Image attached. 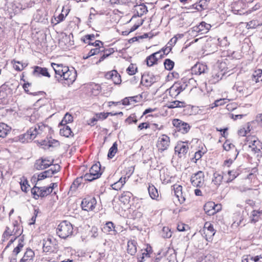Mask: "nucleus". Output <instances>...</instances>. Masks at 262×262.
<instances>
[{
  "instance_id": "obj_1",
  "label": "nucleus",
  "mask_w": 262,
  "mask_h": 262,
  "mask_svg": "<svg viewBox=\"0 0 262 262\" xmlns=\"http://www.w3.org/2000/svg\"><path fill=\"white\" fill-rule=\"evenodd\" d=\"M53 130L48 125L42 123H39L33 127H31L24 135V137L28 140H33L37 135L42 134H46L47 133H51Z\"/></svg>"
},
{
  "instance_id": "obj_2",
  "label": "nucleus",
  "mask_w": 262,
  "mask_h": 262,
  "mask_svg": "<svg viewBox=\"0 0 262 262\" xmlns=\"http://www.w3.org/2000/svg\"><path fill=\"white\" fill-rule=\"evenodd\" d=\"M56 232L60 238L66 239L72 235L73 232V226L70 222L63 221L58 225Z\"/></svg>"
},
{
  "instance_id": "obj_3",
  "label": "nucleus",
  "mask_w": 262,
  "mask_h": 262,
  "mask_svg": "<svg viewBox=\"0 0 262 262\" xmlns=\"http://www.w3.org/2000/svg\"><path fill=\"white\" fill-rule=\"evenodd\" d=\"M100 169L99 162L94 164L90 169L89 173H86L83 176L84 181L91 182L100 178L102 174Z\"/></svg>"
},
{
  "instance_id": "obj_4",
  "label": "nucleus",
  "mask_w": 262,
  "mask_h": 262,
  "mask_svg": "<svg viewBox=\"0 0 262 262\" xmlns=\"http://www.w3.org/2000/svg\"><path fill=\"white\" fill-rule=\"evenodd\" d=\"M52 192V187H38L35 185L31 189V193L33 198L37 200L39 197L44 198L49 195Z\"/></svg>"
},
{
  "instance_id": "obj_5",
  "label": "nucleus",
  "mask_w": 262,
  "mask_h": 262,
  "mask_svg": "<svg viewBox=\"0 0 262 262\" xmlns=\"http://www.w3.org/2000/svg\"><path fill=\"white\" fill-rule=\"evenodd\" d=\"M12 94V90L6 83L0 87V104H7Z\"/></svg>"
},
{
  "instance_id": "obj_6",
  "label": "nucleus",
  "mask_w": 262,
  "mask_h": 262,
  "mask_svg": "<svg viewBox=\"0 0 262 262\" xmlns=\"http://www.w3.org/2000/svg\"><path fill=\"white\" fill-rule=\"evenodd\" d=\"M22 233V230L20 229L16 221L14 222L10 226H7L5 232L3 233L4 237H8L11 235H14L16 237L19 236Z\"/></svg>"
},
{
  "instance_id": "obj_7",
  "label": "nucleus",
  "mask_w": 262,
  "mask_h": 262,
  "mask_svg": "<svg viewBox=\"0 0 262 262\" xmlns=\"http://www.w3.org/2000/svg\"><path fill=\"white\" fill-rule=\"evenodd\" d=\"M172 124L176 128L178 132L183 134L188 133L191 126L190 125L179 119H174L172 120Z\"/></svg>"
},
{
  "instance_id": "obj_8",
  "label": "nucleus",
  "mask_w": 262,
  "mask_h": 262,
  "mask_svg": "<svg viewBox=\"0 0 262 262\" xmlns=\"http://www.w3.org/2000/svg\"><path fill=\"white\" fill-rule=\"evenodd\" d=\"M191 183L194 187H202L204 185V173L202 171H199L192 174Z\"/></svg>"
},
{
  "instance_id": "obj_9",
  "label": "nucleus",
  "mask_w": 262,
  "mask_h": 262,
  "mask_svg": "<svg viewBox=\"0 0 262 262\" xmlns=\"http://www.w3.org/2000/svg\"><path fill=\"white\" fill-rule=\"evenodd\" d=\"M64 73L62 74V77L67 81L68 84H72L76 80L77 77V72L74 69H69L68 67L64 68Z\"/></svg>"
},
{
  "instance_id": "obj_10",
  "label": "nucleus",
  "mask_w": 262,
  "mask_h": 262,
  "mask_svg": "<svg viewBox=\"0 0 262 262\" xmlns=\"http://www.w3.org/2000/svg\"><path fill=\"white\" fill-rule=\"evenodd\" d=\"M170 144V138L166 135H162L159 137L157 143L158 150L162 152L168 148Z\"/></svg>"
},
{
  "instance_id": "obj_11",
  "label": "nucleus",
  "mask_w": 262,
  "mask_h": 262,
  "mask_svg": "<svg viewBox=\"0 0 262 262\" xmlns=\"http://www.w3.org/2000/svg\"><path fill=\"white\" fill-rule=\"evenodd\" d=\"M97 201L95 198H89L84 199L81 202V207L84 210L89 211H92L95 208Z\"/></svg>"
},
{
  "instance_id": "obj_12",
  "label": "nucleus",
  "mask_w": 262,
  "mask_h": 262,
  "mask_svg": "<svg viewBox=\"0 0 262 262\" xmlns=\"http://www.w3.org/2000/svg\"><path fill=\"white\" fill-rule=\"evenodd\" d=\"M249 148L254 154L258 153L262 149V143L255 137H251V140H247Z\"/></svg>"
},
{
  "instance_id": "obj_13",
  "label": "nucleus",
  "mask_w": 262,
  "mask_h": 262,
  "mask_svg": "<svg viewBox=\"0 0 262 262\" xmlns=\"http://www.w3.org/2000/svg\"><path fill=\"white\" fill-rule=\"evenodd\" d=\"M233 90L238 92L239 96H247L249 95L250 92L244 81H237L233 87Z\"/></svg>"
},
{
  "instance_id": "obj_14",
  "label": "nucleus",
  "mask_w": 262,
  "mask_h": 262,
  "mask_svg": "<svg viewBox=\"0 0 262 262\" xmlns=\"http://www.w3.org/2000/svg\"><path fill=\"white\" fill-rule=\"evenodd\" d=\"M55 240L52 237H48L43 241L42 249L43 252H52L55 250Z\"/></svg>"
},
{
  "instance_id": "obj_15",
  "label": "nucleus",
  "mask_w": 262,
  "mask_h": 262,
  "mask_svg": "<svg viewBox=\"0 0 262 262\" xmlns=\"http://www.w3.org/2000/svg\"><path fill=\"white\" fill-rule=\"evenodd\" d=\"M53 164V161H50L46 159L42 158L37 160L34 164V167L38 170H43L51 166Z\"/></svg>"
},
{
  "instance_id": "obj_16",
  "label": "nucleus",
  "mask_w": 262,
  "mask_h": 262,
  "mask_svg": "<svg viewBox=\"0 0 262 262\" xmlns=\"http://www.w3.org/2000/svg\"><path fill=\"white\" fill-rule=\"evenodd\" d=\"M204 234L207 241H209L215 233L213 225L209 222H206L204 227Z\"/></svg>"
},
{
  "instance_id": "obj_17",
  "label": "nucleus",
  "mask_w": 262,
  "mask_h": 262,
  "mask_svg": "<svg viewBox=\"0 0 262 262\" xmlns=\"http://www.w3.org/2000/svg\"><path fill=\"white\" fill-rule=\"evenodd\" d=\"M211 27L210 24L202 21L198 26L194 27L192 28V31L200 33V34H204L208 32Z\"/></svg>"
},
{
  "instance_id": "obj_18",
  "label": "nucleus",
  "mask_w": 262,
  "mask_h": 262,
  "mask_svg": "<svg viewBox=\"0 0 262 262\" xmlns=\"http://www.w3.org/2000/svg\"><path fill=\"white\" fill-rule=\"evenodd\" d=\"M208 71V69L207 66L200 63H196L191 68L192 74L195 75H201L207 73Z\"/></svg>"
},
{
  "instance_id": "obj_19",
  "label": "nucleus",
  "mask_w": 262,
  "mask_h": 262,
  "mask_svg": "<svg viewBox=\"0 0 262 262\" xmlns=\"http://www.w3.org/2000/svg\"><path fill=\"white\" fill-rule=\"evenodd\" d=\"M105 77L107 79H111L115 84H120L121 82V76L116 70L107 72Z\"/></svg>"
},
{
  "instance_id": "obj_20",
  "label": "nucleus",
  "mask_w": 262,
  "mask_h": 262,
  "mask_svg": "<svg viewBox=\"0 0 262 262\" xmlns=\"http://www.w3.org/2000/svg\"><path fill=\"white\" fill-rule=\"evenodd\" d=\"M33 75L36 77H40V76L48 77L49 78L51 77L46 68H41L39 66L34 67Z\"/></svg>"
},
{
  "instance_id": "obj_21",
  "label": "nucleus",
  "mask_w": 262,
  "mask_h": 262,
  "mask_svg": "<svg viewBox=\"0 0 262 262\" xmlns=\"http://www.w3.org/2000/svg\"><path fill=\"white\" fill-rule=\"evenodd\" d=\"M35 254L31 249H27L19 262H34Z\"/></svg>"
},
{
  "instance_id": "obj_22",
  "label": "nucleus",
  "mask_w": 262,
  "mask_h": 262,
  "mask_svg": "<svg viewBox=\"0 0 262 262\" xmlns=\"http://www.w3.org/2000/svg\"><path fill=\"white\" fill-rule=\"evenodd\" d=\"M188 147L184 142L178 143L175 147V151L178 152V156L182 157L188 151Z\"/></svg>"
},
{
  "instance_id": "obj_23",
  "label": "nucleus",
  "mask_w": 262,
  "mask_h": 262,
  "mask_svg": "<svg viewBox=\"0 0 262 262\" xmlns=\"http://www.w3.org/2000/svg\"><path fill=\"white\" fill-rule=\"evenodd\" d=\"M156 82V78L153 75L144 74L142 76L141 82H144L146 86H150Z\"/></svg>"
},
{
  "instance_id": "obj_24",
  "label": "nucleus",
  "mask_w": 262,
  "mask_h": 262,
  "mask_svg": "<svg viewBox=\"0 0 262 262\" xmlns=\"http://www.w3.org/2000/svg\"><path fill=\"white\" fill-rule=\"evenodd\" d=\"M103 232L115 235L117 232L115 230V226L112 222H107L102 229Z\"/></svg>"
},
{
  "instance_id": "obj_25",
  "label": "nucleus",
  "mask_w": 262,
  "mask_h": 262,
  "mask_svg": "<svg viewBox=\"0 0 262 262\" xmlns=\"http://www.w3.org/2000/svg\"><path fill=\"white\" fill-rule=\"evenodd\" d=\"M174 193L179 202L182 204L185 201V198L182 192V186L177 185L174 187Z\"/></svg>"
},
{
  "instance_id": "obj_26",
  "label": "nucleus",
  "mask_w": 262,
  "mask_h": 262,
  "mask_svg": "<svg viewBox=\"0 0 262 262\" xmlns=\"http://www.w3.org/2000/svg\"><path fill=\"white\" fill-rule=\"evenodd\" d=\"M51 66L54 70L55 73V77L57 78V75L59 77H62V74L64 73V68H66V66L63 67L61 64H56L55 63H52Z\"/></svg>"
},
{
  "instance_id": "obj_27",
  "label": "nucleus",
  "mask_w": 262,
  "mask_h": 262,
  "mask_svg": "<svg viewBox=\"0 0 262 262\" xmlns=\"http://www.w3.org/2000/svg\"><path fill=\"white\" fill-rule=\"evenodd\" d=\"M223 172L215 171L213 174L212 182L216 186L221 185L223 181L224 176Z\"/></svg>"
},
{
  "instance_id": "obj_28",
  "label": "nucleus",
  "mask_w": 262,
  "mask_h": 262,
  "mask_svg": "<svg viewBox=\"0 0 262 262\" xmlns=\"http://www.w3.org/2000/svg\"><path fill=\"white\" fill-rule=\"evenodd\" d=\"M224 75V73L222 71L219 69L214 70V72L212 74V78L210 81L212 83H215L222 79Z\"/></svg>"
},
{
  "instance_id": "obj_29",
  "label": "nucleus",
  "mask_w": 262,
  "mask_h": 262,
  "mask_svg": "<svg viewBox=\"0 0 262 262\" xmlns=\"http://www.w3.org/2000/svg\"><path fill=\"white\" fill-rule=\"evenodd\" d=\"M214 206H215V204L213 202L206 203L204 206V209L206 213L210 216L214 215L215 214V211H213Z\"/></svg>"
},
{
  "instance_id": "obj_30",
  "label": "nucleus",
  "mask_w": 262,
  "mask_h": 262,
  "mask_svg": "<svg viewBox=\"0 0 262 262\" xmlns=\"http://www.w3.org/2000/svg\"><path fill=\"white\" fill-rule=\"evenodd\" d=\"M11 127L6 124L0 123V138H5L10 132Z\"/></svg>"
},
{
  "instance_id": "obj_31",
  "label": "nucleus",
  "mask_w": 262,
  "mask_h": 262,
  "mask_svg": "<svg viewBox=\"0 0 262 262\" xmlns=\"http://www.w3.org/2000/svg\"><path fill=\"white\" fill-rule=\"evenodd\" d=\"M60 167L58 164L54 165L50 169L43 171V173L47 175V178H50L53 174L58 172L60 170Z\"/></svg>"
},
{
  "instance_id": "obj_32",
  "label": "nucleus",
  "mask_w": 262,
  "mask_h": 262,
  "mask_svg": "<svg viewBox=\"0 0 262 262\" xmlns=\"http://www.w3.org/2000/svg\"><path fill=\"white\" fill-rule=\"evenodd\" d=\"M137 242L135 240H131L128 242L127 252L132 255H134L137 252Z\"/></svg>"
},
{
  "instance_id": "obj_33",
  "label": "nucleus",
  "mask_w": 262,
  "mask_h": 262,
  "mask_svg": "<svg viewBox=\"0 0 262 262\" xmlns=\"http://www.w3.org/2000/svg\"><path fill=\"white\" fill-rule=\"evenodd\" d=\"M132 196L133 194L130 192L124 191L120 196L119 200L124 204H127L130 202V198Z\"/></svg>"
},
{
  "instance_id": "obj_34",
  "label": "nucleus",
  "mask_w": 262,
  "mask_h": 262,
  "mask_svg": "<svg viewBox=\"0 0 262 262\" xmlns=\"http://www.w3.org/2000/svg\"><path fill=\"white\" fill-rule=\"evenodd\" d=\"M262 215V209L261 210H254L251 212V215L250 216V221L251 223H255L258 222L259 219L260 218Z\"/></svg>"
},
{
  "instance_id": "obj_35",
  "label": "nucleus",
  "mask_w": 262,
  "mask_h": 262,
  "mask_svg": "<svg viewBox=\"0 0 262 262\" xmlns=\"http://www.w3.org/2000/svg\"><path fill=\"white\" fill-rule=\"evenodd\" d=\"M60 134L66 137H73L74 136L71 128L68 125H64L60 129Z\"/></svg>"
},
{
  "instance_id": "obj_36",
  "label": "nucleus",
  "mask_w": 262,
  "mask_h": 262,
  "mask_svg": "<svg viewBox=\"0 0 262 262\" xmlns=\"http://www.w3.org/2000/svg\"><path fill=\"white\" fill-rule=\"evenodd\" d=\"M148 191L149 194L152 199L156 200L158 198L159 194L158 190L152 184L149 185L148 187Z\"/></svg>"
},
{
  "instance_id": "obj_37",
  "label": "nucleus",
  "mask_w": 262,
  "mask_h": 262,
  "mask_svg": "<svg viewBox=\"0 0 262 262\" xmlns=\"http://www.w3.org/2000/svg\"><path fill=\"white\" fill-rule=\"evenodd\" d=\"M159 53H153L147 57L146 59V64L148 67L152 66L154 64L157 63L158 60L156 58V55H158Z\"/></svg>"
},
{
  "instance_id": "obj_38",
  "label": "nucleus",
  "mask_w": 262,
  "mask_h": 262,
  "mask_svg": "<svg viewBox=\"0 0 262 262\" xmlns=\"http://www.w3.org/2000/svg\"><path fill=\"white\" fill-rule=\"evenodd\" d=\"M126 177H121L117 182L112 185V187L116 190H120L125 184L126 181Z\"/></svg>"
},
{
  "instance_id": "obj_39",
  "label": "nucleus",
  "mask_w": 262,
  "mask_h": 262,
  "mask_svg": "<svg viewBox=\"0 0 262 262\" xmlns=\"http://www.w3.org/2000/svg\"><path fill=\"white\" fill-rule=\"evenodd\" d=\"M228 178L226 180V183H229L234 180L239 174V173L235 170H231L228 171Z\"/></svg>"
},
{
  "instance_id": "obj_40",
  "label": "nucleus",
  "mask_w": 262,
  "mask_h": 262,
  "mask_svg": "<svg viewBox=\"0 0 262 262\" xmlns=\"http://www.w3.org/2000/svg\"><path fill=\"white\" fill-rule=\"evenodd\" d=\"M83 179V176L78 177L75 179L71 185L70 189L72 191H75L77 187L80 185V184L82 183Z\"/></svg>"
},
{
  "instance_id": "obj_41",
  "label": "nucleus",
  "mask_w": 262,
  "mask_h": 262,
  "mask_svg": "<svg viewBox=\"0 0 262 262\" xmlns=\"http://www.w3.org/2000/svg\"><path fill=\"white\" fill-rule=\"evenodd\" d=\"M208 5L206 0H200L199 5H196V4H194L192 5L193 8L198 10V11H201L202 10H204L206 8V7Z\"/></svg>"
},
{
  "instance_id": "obj_42",
  "label": "nucleus",
  "mask_w": 262,
  "mask_h": 262,
  "mask_svg": "<svg viewBox=\"0 0 262 262\" xmlns=\"http://www.w3.org/2000/svg\"><path fill=\"white\" fill-rule=\"evenodd\" d=\"M104 52V54L102 56H101L99 59V60L97 62V64L102 61L105 58L110 56L111 54L114 52V50L113 48H109L108 49L105 50L104 49V51H102Z\"/></svg>"
},
{
  "instance_id": "obj_43",
  "label": "nucleus",
  "mask_w": 262,
  "mask_h": 262,
  "mask_svg": "<svg viewBox=\"0 0 262 262\" xmlns=\"http://www.w3.org/2000/svg\"><path fill=\"white\" fill-rule=\"evenodd\" d=\"M174 84L177 85L176 88L178 91V93L180 94L181 92L185 90L188 85L186 82L182 80L175 82Z\"/></svg>"
},
{
  "instance_id": "obj_44",
  "label": "nucleus",
  "mask_w": 262,
  "mask_h": 262,
  "mask_svg": "<svg viewBox=\"0 0 262 262\" xmlns=\"http://www.w3.org/2000/svg\"><path fill=\"white\" fill-rule=\"evenodd\" d=\"M117 146L118 145L116 142L113 143L112 146L108 150L107 154V157L108 158L112 159L115 156L118 150Z\"/></svg>"
},
{
  "instance_id": "obj_45",
  "label": "nucleus",
  "mask_w": 262,
  "mask_h": 262,
  "mask_svg": "<svg viewBox=\"0 0 262 262\" xmlns=\"http://www.w3.org/2000/svg\"><path fill=\"white\" fill-rule=\"evenodd\" d=\"M185 106V103L184 101L176 100L171 102L170 104L167 106V107L169 108H173L176 107H184Z\"/></svg>"
},
{
  "instance_id": "obj_46",
  "label": "nucleus",
  "mask_w": 262,
  "mask_h": 262,
  "mask_svg": "<svg viewBox=\"0 0 262 262\" xmlns=\"http://www.w3.org/2000/svg\"><path fill=\"white\" fill-rule=\"evenodd\" d=\"M261 74H262V70L257 69L255 70L252 75V81L255 83L259 82V78Z\"/></svg>"
},
{
  "instance_id": "obj_47",
  "label": "nucleus",
  "mask_w": 262,
  "mask_h": 262,
  "mask_svg": "<svg viewBox=\"0 0 262 262\" xmlns=\"http://www.w3.org/2000/svg\"><path fill=\"white\" fill-rule=\"evenodd\" d=\"M136 10L139 16H142L148 12L147 8L145 5H140L137 6Z\"/></svg>"
},
{
  "instance_id": "obj_48",
  "label": "nucleus",
  "mask_w": 262,
  "mask_h": 262,
  "mask_svg": "<svg viewBox=\"0 0 262 262\" xmlns=\"http://www.w3.org/2000/svg\"><path fill=\"white\" fill-rule=\"evenodd\" d=\"M18 245L14 249L13 251V254L16 256L22 250L24 246V242L23 239H19Z\"/></svg>"
},
{
  "instance_id": "obj_49",
  "label": "nucleus",
  "mask_w": 262,
  "mask_h": 262,
  "mask_svg": "<svg viewBox=\"0 0 262 262\" xmlns=\"http://www.w3.org/2000/svg\"><path fill=\"white\" fill-rule=\"evenodd\" d=\"M20 185L22 191L27 192L28 191V186H29V185L28 184V182L27 179L25 177H23L22 178H21Z\"/></svg>"
},
{
  "instance_id": "obj_50",
  "label": "nucleus",
  "mask_w": 262,
  "mask_h": 262,
  "mask_svg": "<svg viewBox=\"0 0 262 262\" xmlns=\"http://www.w3.org/2000/svg\"><path fill=\"white\" fill-rule=\"evenodd\" d=\"M164 64L166 70L170 71L173 69L174 63L170 59H166L164 61Z\"/></svg>"
},
{
  "instance_id": "obj_51",
  "label": "nucleus",
  "mask_w": 262,
  "mask_h": 262,
  "mask_svg": "<svg viewBox=\"0 0 262 262\" xmlns=\"http://www.w3.org/2000/svg\"><path fill=\"white\" fill-rule=\"evenodd\" d=\"M162 235L164 238H170L172 236V232L168 227H164L162 229Z\"/></svg>"
},
{
  "instance_id": "obj_52",
  "label": "nucleus",
  "mask_w": 262,
  "mask_h": 262,
  "mask_svg": "<svg viewBox=\"0 0 262 262\" xmlns=\"http://www.w3.org/2000/svg\"><path fill=\"white\" fill-rule=\"evenodd\" d=\"M102 51H104V47L103 46L101 45L99 47H95L94 49H91L90 54L95 55L100 52H102Z\"/></svg>"
},
{
  "instance_id": "obj_53",
  "label": "nucleus",
  "mask_w": 262,
  "mask_h": 262,
  "mask_svg": "<svg viewBox=\"0 0 262 262\" xmlns=\"http://www.w3.org/2000/svg\"><path fill=\"white\" fill-rule=\"evenodd\" d=\"M177 85L173 84L168 90L169 95L171 97H176L180 94V93H178V91L176 88Z\"/></svg>"
},
{
  "instance_id": "obj_54",
  "label": "nucleus",
  "mask_w": 262,
  "mask_h": 262,
  "mask_svg": "<svg viewBox=\"0 0 262 262\" xmlns=\"http://www.w3.org/2000/svg\"><path fill=\"white\" fill-rule=\"evenodd\" d=\"M31 84L29 82L25 83L23 85L24 91H25L26 93L31 94V95H32L33 96L37 95V93L38 92H30L29 88L31 86Z\"/></svg>"
},
{
  "instance_id": "obj_55",
  "label": "nucleus",
  "mask_w": 262,
  "mask_h": 262,
  "mask_svg": "<svg viewBox=\"0 0 262 262\" xmlns=\"http://www.w3.org/2000/svg\"><path fill=\"white\" fill-rule=\"evenodd\" d=\"M259 24L258 22L256 20H252L247 24L246 27L247 29H254L257 26H259Z\"/></svg>"
},
{
  "instance_id": "obj_56",
  "label": "nucleus",
  "mask_w": 262,
  "mask_h": 262,
  "mask_svg": "<svg viewBox=\"0 0 262 262\" xmlns=\"http://www.w3.org/2000/svg\"><path fill=\"white\" fill-rule=\"evenodd\" d=\"M217 40L219 45L221 47H227L229 45L227 37H224L222 39L219 38Z\"/></svg>"
},
{
  "instance_id": "obj_57",
  "label": "nucleus",
  "mask_w": 262,
  "mask_h": 262,
  "mask_svg": "<svg viewBox=\"0 0 262 262\" xmlns=\"http://www.w3.org/2000/svg\"><path fill=\"white\" fill-rule=\"evenodd\" d=\"M250 262H262V255H250Z\"/></svg>"
},
{
  "instance_id": "obj_58",
  "label": "nucleus",
  "mask_w": 262,
  "mask_h": 262,
  "mask_svg": "<svg viewBox=\"0 0 262 262\" xmlns=\"http://www.w3.org/2000/svg\"><path fill=\"white\" fill-rule=\"evenodd\" d=\"M127 73L130 75H133L135 74L137 71V68H135L133 64H131L127 68Z\"/></svg>"
},
{
  "instance_id": "obj_59",
  "label": "nucleus",
  "mask_w": 262,
  "mask_h": 262,
  "mask_svg": "<svg viewBox=\"0 0 262 262\" xmlns=\"http://www.w3.org/2000/svg\"><path fill=\"white\" fill-rule=\"evenodd\" d=\"M206 150H204V151L199 150L198 151H196L194 154V159H195V162L200 159L203 155L206 152Z\"/></svg>"
},
{
  "instance_id": "obj_60",
  "label": "nucleus",
  "mask_w": 262,
  "mask_h": 262,
  "mask_svg": "<svg viewBox=\"0 0 262 262\" xmlns=\"http://www.w3.org/2000/svg\"><path fill=\"white\" fill-rule=\"evenodd\" d=\"M95 37V35L94 34H88L84 36L83 40L85 43H88L90 42V40H94Z\"/></svg>"
},
{
  "instance_id": "obj_61",
  "label": "nucleus",
  "mask_w": 262,
  "mask_h": 262,
  "mask_svg": "<svg viewBox=\"0 0 262 262\" xmlns=\"http://www.w3.org/2000/svg\"><path fill=\"white\" fill-rule=\"evenodd\" d=\"M96 120H104L107 118V115L106 113H97L95 115Z\"/></svg>"
},
{
  "instance_id": "obj_62",
  "label": "nucleus",
  "mask_w": 262,
  "mask_h": 262,
  "mask_svg": "<svg viewBox=\"0 0 262 262\" xmlns=\"http://www.w3.org/2000/svg\"><path fill=\"white\" fill-rule=\"evenodd\" d=\"M234 147V145L231 143H230L228 141H226L223 144V148L225 150L228 151Z\"/></svg>"
},
{
  "instance_id": "obj_63",
  "label": "nucleus",
  "mask_w": 262,
  "mask_h": 262,
  "mask_svg": "<svg viewBox=\"0 0 262 262\" xmlns=\"http://www.w3.org/2000/svg\"><path fill=\"white\" fill-rule=\"evenodd\" d=\"M178 38L177 36H175L173 38H172L167 43V45H169L170 48H172L173 46L175 45L177 41Z\"/></svg>"
},
{
  "instance_id": "obj_64",
  "label": "nucleus",
  "mask_w": 262,
  "mask_h": 262,
  "mask_svg": "<svg viewBox=\"0 0 262 262\" xmlns=\"http://www.w3.org/2000/svg\"><path fill=\"white\" fill-rule=\"evenodd\" d=\"M214 256L211 255H207L205 256L201 262H212L214 260Z\"/></svg>"
}]
</instances>
